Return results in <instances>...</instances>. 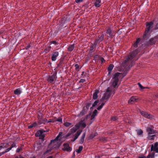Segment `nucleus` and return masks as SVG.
Returning <instances> with one entry per match:
<instances>
[{"instance_id": "f257e3e1", "label": "nucleus", "mask_w": 158, "mask_h": 158, "mask_svg": "<svg viewBox=\"0 0 158 158\" xmlns=\"http://www.w3.org/2000/svg\"><path fill=\"white\" fill-rule=\"evenodd\" d=\"M143 40H136L133 43L132 46L134 48H136L134 51L135 52V54H138L143 47Z\"/></svg>"}, {"instance_id": "f03ea898", "label": "nucleus", "mask_w": 158, "mask_h": 158, "mask_svg": "<svg viewBox=\"0 0 158 158\" xmlns=\"http://www.w3.org/2000/svg\"><path fill=\"white\" fill-rule=\"evenodd\" d=\"M62 132H60L55 139L54 140H52L51 141L49 145L51 144H53V146L54 148L56 149L59 148L60 146L61 143L60 142V140H59L58 139V138L62 135Z\"/></svg>"}, {"instance_id": "7ed1b4c3", "label": "nucleus", "mask_w": 158, "mask_h": 158, "mask_svg": "<svg viewBox=\"0 0 158 158\" xmlns=\"http://www.w3.org/2000/svg\"><path fill=\"white\" fill-rule=\"evenodd\" d=\"M121 74L120 73L117 72L114 74L112 78L113 81L112 82V85L114 88L118 87L117 85L119 80L118 77Z\"/></svg>"}, {"instance_id": "20e7f679", "label": "nucleus", "mask_w": 158, "mask_h": 158, "mask_svg": "<svg viewBox=\"0 0 158 158\" xmlns=\"http://www.w3.org/2000/svg\"><path fill=\"white\" fill-rule=\"evenodd\" d=\"M79 128V126L78 124H76L70 130L69 132L66 135L65 138L66 139L69 138V136L75 132Z\"/></svg>"}, {"instance_id": "39448f33", "label": "nucleus", "mask_w": 158, "mask_h": 158, "mask_svg": "<svg viewBox=\"0 0 158 158\" xmlns=\"http://www.w3.org/2000/svg\"><path fill=\"white\" fill-rule=\"evenodd\" d=\"M111 27H109L106 30L105 39L106 40L112 39L113 37V33Z\"/></svg>"}, {"instance_id": "423d86ee", "label": "nucleus", "mask_w": 158, "mask_h": 158, "mask_svg": "<svg viewBox=\"0 0 158 158\" xmlns=\"http://www.w3.org/2000/svg\"><path fill=\"white\" fill-rule=\"evenodd\" d=\"M48 130H44V129H40L38 130L35 134V136L38 137H40L41 139H43L45 136L44 134H43V133L45 132H48Z\"/></svg>"}, {"instance_id": "0eeeda50", "label": "nucleus", "mask_w": 158, "mask_h": 158, "mask_svg": "<svg viewBox=\"0 0 158 158\" xmlns=\"http://www.w3.org/2000/svg\"><path fill=\"white\" fill-rule=\"evenodd\" d=\"M153 23L152 21L147 22L146 23L145 25L146 27L145 29V31H147L150 32L152 31L151 29L153 27Z\"/></svg>"}, {"instance_id": "6e6552de", "label": "nucleus", "mask_w": 158, "mask_h": 158, "mask_svg": "<svg viewBox=\"0 0 158 158\" xmlns=\"http://www.w3.org/2000/svg\"><path fill=\"white\" fill-rule=\"evenodd\" d=\"M56 75L57 72H55L52 75L49 76L47 79V80L49 83H52L54 81V79L57 78Z\"/></svg>"}, {"instance_id": "1a4fd4ad", "label": "nucleus", "mask_w": 158, "mask_h": 158, "mask_svg": "<svg viewBox=\"0 0 158 158\" xmlns=\"http://www.w3.org/2000/svg\"><path fill=\"white\" fill-rule=\"evenodd\" d=\"M140 114L145 118L150 119L152 118L153 117L152 115L146 112L143 111H140Z\"/></svg>"}, {"instance_id": "9d476101", "label": "nucleus", "mask_w": 158, "mask_h": 158, "mask_svg": "<svg viewBox=\"0 0 158 158\" xmlns=\"http://www.w3.org/2000/svg\"><path fill=\"white\" fill-rule=\"evenodd\" d=\"M151 151L155 152L158 153V142H156L151 145Z\"/></svg>"}, {"instance_id": "9b49d317", "label": "nucleus", "mask_w": 158, "mask_h": 158, "mask_svg": "<svg viewBox=\"0 0 158 158\" xmlns=\"http://www.w3.org/2000/svg\"><path fill=\"white\" fill-rule=\"evenodd\" d=\"M110 96L111 95L110 93L108 94V93H105L101 98V101H105V103L109 99Z\"/></svg>"}, {"instance_id": "f8f14e48", "label": "nucleus", "mask_w": 158, "mask_h": 158, "mask_svg": "<svg viewBox=\"0 0 158 158\" xmlns=\"http://www.w3.org/2000/svg\"><path fill=\"white\" fill-rule=\"evenodd\" d=\"M137 54H135V52L133 51L130 55L128 56L127 58L126 59L125 61H127L131 60Z\"/></svg>"}, {"instance_id": "ddd939ff", "label": "nucleus", "mask_w": 158, "mask_h": 158, "mask_svg": "<svg viewBox=\"0 0 158 158\" xmlns=\"http://www.w3.org/2000/svg\"><path fill=\"white\" fill-rule=\"evenodd\" d=\"M82 131V130H81V131H77L75 134L73 135L72 136V137L73 138V140H71V141H74L77 139L78 136L81 134V132Z\"/></svg>"}, {"instance_id": "4468645a", "label": "nucleus", "mask_w": 158, "mask_h": 158, "mask_svg": "<svg viewBox=\"0 0 158 158\" xmlns=\"http://www.w3.org/2000/svg\"><path fill=\"white\" fill-rule=\"evenodd\" d=\"M149 32L145 31L143 36V40H148L149 39L150 36Z\"/></svg>"}, {"instance_id": "2eb2a0df", "label": "nucleus", "mask_w": 158, "mask_h": 158, "mask_svg": "<svg viewBox=\"0 0 158 158\" xmlns=\"http://www.w3.org/2000/svg\"><path fill=\"white\" fill-rule=\"evenodd\" d=\"M59 54V53L58 52L56 51L54 52L52 56V60L53 61H55L57 59V57L58 56Z\"/></svg>"}, {"instance_id": "dca6fc26", "label": "nucleus", "mask_w": 158, "mask_h": 158, "mask_svg": "<svg viewBox=\"0 0 158 158\" xmlns=\"http://www.w3.org/2000/svg\"><path fill=\"white\" fill-rule=\"evenodd\" d=\"M138 100L137 98L135 97H132L128 101V103L133 104L136 102Z\"/></svg>"}, {"instance_id": "f3484780", "label": "nucleus", "mask_w": 158, "mask_h": 158, "mask_svg": "<svg viewBox=\"0 0 158 158\" xmlns=\"http://www.w3.org/2000/svg\"><path fill=\"white\" fill-rule=\"evenodd\" d=\"M64 147L63 150L64 151H66L68 152H70L71 149L70 147L69 146V145L67 143H64L63 145Z\"/></svg>"}, {"instance_id": "a211bd4d", "label": "nucleus", "mask_w": 158, "mask_h": 158, "mask_svg": "<svg viewBox=\"0 0 158 158\" xmlns=\"http://www.w3.org/2000/svg\"><path fill=\"white\" fill-rule=\"evenodd\" d=\"M147 131L149 135L153 134L156 133L155 131L153 129L151 128H147Z\"/></svg>"}, {"instance_id": "6ab92c4d", "label": "nucleus", "mask_w": 158, "mask_h": 158, "mask_svg": "<svg viewBox=\"0 0 158 158\" xmlns=\"http://www.w3.org/2000/svg\"><path fill=\"white\" fill-rule=\"evenodd\" d=\"M22 92L20 88H18L14 91V94L16 95H20Z\"/></svg>"}, {"instance_id": "aec40b11", "label": "nucleus", "mask_w": 158, "mask_h": 158, "mask_svg": "<svg viewBox=\"0 0 158 158\" xmlns=\"http://www.w3.org/2000/svg\"><path fill=\"white\" fill-rule=\"evenodd\" d=\"M101 0H96L94 3V5L96 7H98L101 5Z\"/></svg>"}, {"instance_id": "412c9836", "label": "nucleus", "mask_w": 158, "mask_h": 158, "mask_svg": "<svg viewBox=\"0 0 158 158\" xmlns=\"http://www.w3.org/2000/svg\"><path fill=\"white\" fill-rule=\"evenodd\" d=\"M76 124H78L79 126V127H81L82 128H84L86 127V124L84 122L82 121H81L79 123H77Z\"/></svg>"}, {"instance_id": "4be33fe9", "label": "nucleus", "mask_w": 158, "mask_h": 158, "mask_svg": "<svg viewBox=\"0 0 158 158\" xmlns=\"http://www.w3.org/2000/svg\"><path fill=\"white\" fill-rule=\"evenodd\" d=\"M99 92V90H96L93 94V98L95 100L98 98V94Z\"/></svg>"}, {"instance_id": "5701e85b", "label": "nucleus", "mask_w": 158, "mask_h": 158, "mask_svg": "<svg viewBox=\"0 0 158 158\" xmlns=\"http://www.w3.org/2000/svg\"><path fill=\"white\" fill-rule=\"evenodd\" d=\"M85 134L86 133L85 132L82 135L79 141L80 143L82 144L83 143L85 136Z\"/></svg>"}, {"instance_id": "b1692460", "label": "nucleus", "mask_w": 158, "mask_h": 158, "mask_svg": "<svg viewBox=\"0 0 158 158\" xmlns=\"http://www.w3.org/2000/svg\"><path fill=\"white\" fill-rule=\"evenodd\" d=\"M74 44L70 45L69 46L68 48V50L69 51H72L74 49Z\"/></svg>"}, {"instance_id": "393cba45", "label": "nucleus", "mask_w": 158, "mask_h": 158, "mask_svg": "<svg viewBox=\"0 0 158 158\" xmlns=\"http://www.w3.org/2000/svg\"><path fill=\"white\" fill-rule=\"evenodd\" d=\"M51 47L50 46H48L44 50V52L45 53H48V52L51 49Z\"/></svg>"}, {"instance_id": "a878e982", "label": "nucleus", "mask_w": 158, "mask_h": 158, "mask_svg": "<svg viewBox=\"0 0 158 158\" xmlns=\"http://www.w3.org/2000/svg\"><path fill=\"white\" fill-rule=\"evenodd\" d=\"M87 110H86V108L85 107H84L81 112L80 113V114L82 116L83 115L86 113Z\"/></svg>"}, {"instance_id": "bb28decb", "label": "nucleus", "mask_w": 158, "mask_h": 158, "mask_svg": "<svg viewBox=\"0 0 158 158\" xmlns=\"http://www.w3.org/2000/svg\"><path fill=\"white\" fill-rule=\"evenodd\" d=\"M114 66L113 64H110L108 66L107 70L108 71H111L113 69Z\"/></svg>"}, {"instance_id": "cd10ccee", "label": "nucleus", "mask_w": 158, "mask_h": 158, "mask_svg": "<svg viewBox=\"0 0 158 158\" xmlns=\"http://www.w3.org/2000/svg\"><path fill=\"white\" fill-rule=\"evenodd\" d=\"M98 37H99V40H103L105 39V36H104V35L103 34V32L100 33Z\"/></svg>"}, {"instance_id": "c85d7f7f", "label": "nucleus", "mask_w": 158, "mask_h": 158, "mask_svg": "<svg viewBox=\"0 0 158 158\" xmlns=\"http://www.w3.org/2000/svg\"><path fill=\"white\" fill-rule=\"evenodd\" d=\"M83 149V147L82 146H80L78 149L76 150V151L77 152V153H80L82 151Z\"/></svg>"}, {"instance_id": "c756f323", "label": "nucleus", "mask_w": 158, "mask_h": 158, "mask_svg": "<svg viewBox=\"0 0 158 158\" xmlns=\"http://www.w3.org/2000/svg\"><path fill=\"white\" fill-rule=\"evenodd\" d=\"M99 40H92L91 43L92 44V46H94V47L96 46L97 45V42Z\"/></svg>"}, {"instance_id": "7c9ffc66", "label": "nucleus", "mask_w": 158, "mask_h": 158, "mask_svg": "<svg viewBox=\"0 0 158 158\" xmlns=\"http://www.w3.org/2000/svg\"><path fill=\"white\" fill-rule=\"evenodd\" d=\"M37 126V124L36 123H33L29 126L28 127L29 129H30L33 127H35Z\"/></svg>"}, {"instance_id": "2f4dec72", "label": "nucleus", "mask_w": 158, "mask_h": 158, "mask_svg": "<svg viewBox=\"0 0 158 158\" xmlns=\"http://www.w3.org/2000/svg\"><path fill=\"white\" fill-rule=\"evenodd\" d=\"M98 134L96 132L94 133L93 134H91L89 136V138L90 139H92L96 136Z\"/></svg>"}, {"instance_id": "473e14b6", "label": "nucleus", "mask_w": 158, "mask_h": 158, "mask_svg": "<svg viewBox=\"0 0 158 158\" xmlns=\"http://www.w3.org/2000/svg\"><path fill=\"white\" fill-rule=\"evenodd\" d=\"M136 131H137L138 135H141L143 133V131L141 129L136 130Z\"/></svg>"}, {"instance_id": "72a5a7b5", "label": "nucleus", "mask_w": 158, "mask_h": 158, "mask_svg": "<svg viewBox=\"0 0 158 158\" xmlns=\"http://www.w3.org/2000/svg\"><path fill=\"white\" fill-rule=\"evenodd\" d=\"M156 136V135H149L148 136V139L149 140H153L154 139V137Z\"/></svg>"}, {"instance_id": "f704fd0d", "label": "nucleus", "mask_w": 158, "mask_h": 158, "mask_svg": "<svg viewBox=\"0 0 158 158\" xmlns=\"http://www.w3.org/2000/svg\"><path fill=\"white\" fill-rule=\"evenodd\" d=\"M99 102V100H97L96 101L94 102V103L93 104V105L90 108V109H92L93 107L95 106L96 105H97V104Z\"/></svg>"}, {"instance_id": "c9c22d12", "label": "nucleus", "mask_w": 158, "mask_h": 158, "mask_svg": "<svg viewBox=\"0 0 158 158\" xmlns=\"http://www.w3.org/2000/svg\"><path fill=\"white\" fill-rule=\"evenodd\" d=\"M98 113V111L96 110H95L94 112H93V113L92 114L91 116V117H92L93 116L94 117L96 116L97 115Z\"/></svg>"}, {"instance_id": "e433bc0d", "label": "nucleus", "mask_w": 158, "mask_h": 158, "mask_svg": "<svg viewBox=\"0 0 158 158\" xmlns=\"http://www.w3.org/2000/svg\"><path fill=\"white\" fill-rule=\"evenodd\" d=\"M105 103L103 102L102 103V104L100 105L97 108V109L98 110H100L103 107V106H104L105 105Z\"/></svg>"}, {"instance_id": "4c0bfd02", "label": "nucleus", "mask_w": 158, "mask_h": 158, "mask_svg": "<svg viewBox=\"0 0 158 158\" xmlns=\"http://www.w3.org/2000/svg\"><path fill=\"white\" fill-rule=\"evenodd\" d=\"M71 124H72L71 123L67 122H66L64 123V125L65 126L67 127H68L70 125H71Z\"/></svg>"}, {"instance_id": "58836bf2", "label": "nucleus", "mask_w": 158, "mask_h": 158, "mask_svg": "<svg viewBox=\"0 0 158 158\" xmlns=\"http://www.w3.org/2000/svg\"><path fill=\"white\" fill-rule=\"evenodd\" d=\"M38 119L39 121L41 122L42 121V122H43L45 121L44 119H43L42 115L41 114H40V115H39Z\"/></svg>"}, {"instance_id": "ea45409f", "label": "nucleus", "mask_w": 158, "mask_h": 158, "mask_svg": "<svg viewBox=\"0 0 158 158\" xmlns=\"http://www.w3.org/2000/svg\"><path fill=\"white\" fill-rule=\"evenodd\" d=\"M56 121L60 122L61 123H62V119L61 117H59L56 120Z\"/></svg>"}, {"instance_id": "a19ab883", "label": "nucleus", "mask_w": 158, "mask_h": 158, "mask_svg": "<svg viewBox=\"0 0 158 158\" xmlns=\"http://www.w3.org/2000/svg\"><path fill=\"white\" fill-rule=\"evenodd\" d=\"M127 73H128L127 71V70H125L124 71V72H123V74H122L121 73V74H120V75H122V76H123L122 77V78H123L124 77L127 75Z\"/></svg>"}, {"instance_id": "79ce46f5", "label": "nucleus", "mask_w": 158, "mask_h": 158, "mask_svg": "<svg viewBox=\"0 0 158 158\" xmlns=\"http://www.w3.org/2000/svg\"><path fill=\"white\" fill-rule=\"evenodd\" d=\"M91 103H88L87 104L85 107L86 109V110H88L89 108V107L91 106Z\"/></svg>"}, {"instance_id": "37998d69", "label": "nucleus", "mask_w": 158, "mask_h": 158, "mask_svg": "<svg viewBox=\"0 0 158 158\" xmlns=\"http://www.w3.org/2000/svg\"><path fill=\"white\" fill-rule=\"evenodd\" d=\"M11 149V148L10 147L7 149H6L5 151L4 152L6 153L9 151Z\"/></svg>"}, {"instance_id": "c03bdc74", "label": "nucleus", "mask_w": 158, "mask_h": 158, "mask_svg": "<svg viewBox=\"0 0 158 158\" xmlns=\"http://www.w3.org/2000/svg\"><path fill=\"white\" fill-rule=\"evenodd\" d=\"M54 44L55 45H56L58 44L57 42L55 41H51V44Z\"/></svg>"}, {"instance_id": "a18cd8bd", "label": "nucleus", "mask_w": 158, "mask_h": 158, "mask_svg": "<svg viewBox=\"0 0 158 158\" xmlns=\"http://www.w3.org/2000/svg\"><path fill=\"white\" fill-rule=\"evenodd\" d=\"M4 143L2 144L1 145H0V150H1L2 149L4 148H6L5 146H4Z\"/></svg>"}, {"instance_id": "49530a36", "label": "nucleus", "mask_w": 158, "mask_h": 158, "mask_svg": "<svg viewBox=\"0 0 158 158\" xmlns=\"http://www.w3.org/2000/svg\"><path fill=\"white\" fill-rule=\"evenodd\" d=\"M138 85L139 87L141 89H143L145 88L144 87H143L142 85L139 83H138Z\"/></svg>"}, {"instance_id": "de8ad7c7", "label": "nucleus", "mask_w": 158, "mask_h": 158, "mask_svg": "<svg viewBox=\"0 0 158 158\" xmlns=\"http://www.w3.org/2000/svg\"><path fill=\"white\" fill-rule=\"evenodd\" d=\"M106 93H108V94H110V95H111V93L110 91V90L109 88H108L106 90Z\"/></svg>"}, {"instance_id": "09e8293b", "label": "nucleus", "mask_w": 158, "mask_h": 158, "mask_svg": "<svg viewBox=\"0 0 158 158\" xmlns=\"http://www.w3.org/2000/svg\"><path fill=\"white\" fill-rule=\"evenodd\" d=\"M147 158H155V157L151 156V154H149L147 156Z\"/></svg>"}, {"instance_id": "8fccbe9b", "label": "nucleus", "mask_w": 158, "mask_h": 158, "mask_svg": "<svg viewBox=\"0 0 158 158\" xmlns=\"http://www.w3.org/2000/svg\"><path fill=\"white\" fill-rule=\"evenodd\" d=\"M16 147L15 143H14L12 144L11 147H10L11 148V149H12L13 148H14V147Z\"/></svg>"}, {"instance_id": "3c124183", "label": "nucleus", "mask_w": 158, "mask_h": 158, "mask_svg": "<svg viewBox=\"0 0 158 158\" xmlns=\"http://www.w3.org/2000/svg\"><path fill=\"white\" fill-rule=\"evenodd\" d=\"M74 66L75 67L76 69H78L79 68V66L77 64H75Z\"/></svg>"}, {"instance_id": "603ef678", "label": "nucleus", "mask_w": 158, "mask_h": 158, "mask_svg": "<svg viewBox=\"0 0 158 158\" xmlns=\"http://www.w3.org/2000/svg\"><path fill=\"white\" fill-rule=\"evenodd\" d=\"M83 7H84L85 8L87 9L88 7V5L87 4H85L84 5H83L82 6Z\"/></svg>"}, {"instance_id": "864d4df0", "label": "nucleus", "mask_w": 158, "mask_h": 158, "mask_svg": "<svg viewBox=\"0 0 158 158\" xmlns=\"http://www.w3.org/2000/svg\"><path fill=\"white\" fill-rule=\"evenodd\" d=\"M85 81V79H81L80 80V81H79V82L83 83Z\"/></svg>"}, {"instance_id": "5fc2aeb1", "label": "nucleus", "mask_w": 158, "mask_h": 158, "mask_svg": "<svg viewBox=\"0 0 158 158\" xmlns=\"http://www.w3.org/2000/svg\"><path fill=\"white\" fill-rule=\"evenodd\" d=\"M83 1V0H75V2L76 3H78L80 2H82Z\"/></svg>"}, {"instance_id": "6e6d98bb", "label": "nucleus", "mask_w": 158, "mask_h": 158, "mask_svg": "<svg viewBox=\"0 0 158 158\" xmlns=\"http://www.w3.org/2000/svg\"><path fill=\"white\" fill-rule=\"evenodd\" d=\"M31 47V45L30 44H28L27 45L26 47V48L27 49H28Z\"/></svg>"}, {"instance_id": "4d7b16f0", "label": "nucleus", "mask_w": 158, "mask_h": 158, "mask_svg": "<svg viewBox=\"0 0 158 158\" xmlns=\"http://www.w3.org/2000/svg\"><path fill=\"white\" fill-rule=\"evenodd\" d=\"M155 29H158V22L156 24L155 27Z\"/></svg>"}, {"instance_id": "13d9d810", "label": "nucleus", "mask_w": 158, "mask_h": 158, "mask_svg": "<svg viewBox=\"0 0 158 158\" xmlns=\"http://www.w3.org/2000/svg\"><path fill=\"white\" fill-rule=\"evenodd\" d=\"M111 119L114 121L116 120H117L116 117H112Z\"/></svg>"}, {"instance_id": "bf43d9fd", "label": "nucleus", "mask_w": 158, "mask_h": 158, "mask_svg": "<svg viewBox=\"0 0 158 158\" xmlns=\"http://www.w3.org/2000/svg\"><path fill=\"white\" fill-rule=\"evenodd\" d=\"M63 61V60H61L60 62L59 63V64H58V66H60L61 64H62V63Z\"/></svg>"}, {"instance_id": "052dcab7", "label": "nucleus", "mask_w": 158, "mask_h": 158, "mask_svg": "<svg viewBox=\"0 0 158 158\" xmlns=\"http://www.w3.org/2000/svg\"><path fill=\"white\" fill-rule=\"evenodd\" d=\"M21 150V149L20 148H18L17 149H16V152H20V150Z\"/></svg>"}, {"instance_id": "680f3d73", "label": "nucleus", "mask_w": 158, "mask_h": 158, "mask_svg": "<svg viewBox=\"0 0 158 158\" xmlns=\"http://www.w3.org/2000/svg\"><path fill=\"white\" fill-rule=\"evenodd\" d=\"M5 51H4V53H5V54H4V56L7 55L9 53L8 51L6 52Z\"/></svg>"}, {"instance_id": "e2e57ef3", "label": "nucleus", "mask_w": 158, "mask_h": 158, "mask_svg": "<svg viewBox=\"0 0 158 158\" xmlns=\"http://www.w3.org/2000/svg\"><path fill=\"white\" fill-rule=\"evenodd\" d=\"M101 60L102 62H103V61H105V60L103 58H101Z\"/></svg>"}, {"instance_id": "0e129e2a", "label": "nucleus", "mask_w": 158, "mask_h": 158, "mask_svg": "<svg viewBox=\"0 0 158 158\" xmlns=\"http://www.w3.org/2000/svg\"><path fill=\"white\" fill-rule=\"evenodd\" d=\"M155 153L154 152H153L152 153V154H151V156H154L155 157Z\"/></svg>"}, {"instance_id": "69168bd1", "label": "nucleus", "mask_w": 158, "mask_h": 158, "mask_svg": "<svg viewBox=\"0 0 158 158\" xmlns=\"http://www.w3.org/2000/svg\"><path fill=\"white\" fill-rule=\"evenodd\" d=\"M5 153V152H0V156H1Z\"/></svg>"}, {"instance_id": "338daca9", "label": "nucleus", "mask_w": 158, "mask_h": 158, "mask_svg": "<svg viewBox=\"0 0 158 158\" xmlns=\"http://www.w3.org/2000/svg\"><path fill=\"white\" fill-rule=\"evenodd\" d=\"M139 158H147V157H146L145 156H140V157H139Z\"/></svg>"}, {"instance_id": "774afa93", "label": "nucleus", "mask_w": 158, "mask_h": 158, "mask_svg": "<svg viewBox=\"0 0 158 158\" xmlns=\"http://www.w3.org/2000/svg\"><path fill=\"white\" fill-rule=\"evenodd\" d=\"M46 158H53V157L52 156H49Z\"/></svg>"}]
</instances>
